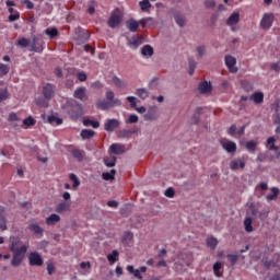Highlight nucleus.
Wrapping results in <instances>:
<instances>
[{"mask_svg": "<svg viewBox=\"0 0 280 280\" xmlns=\"http://www.w3.org/2000/svg\"><path fill=\"white\" fill-rule=\"evenodd\" d=\"M16 45L22 49L31 47L28 51H34L35 54H43V50L45 49L43 44L38 45V38L36 36H33L32 39L22 37L18 40Z\"/></svg>", "mask_w": 280, "mask_h": 280, "instance_id": "f257e3e1", "label": "nucleus"}, {"mask_svg": "<svg viewBox=\"0 0 280 280\" xmlns=\"http://www.w3.org/2000/svg\"><path fill=\"white\" fill-rule=\"evenodd\" d=\"M105 97L106 100L96 102V108L100 110H108L112 106H121V100L115 97V92L107 91Z\"/></svg>", "mask_w": 280, "mask_h": 280, "instance_id": "f03ea898", "label": "nucleus"}, {"mask_svg": "<svg viewBox=\"0 0 280 280\" xmlns=\"http://www.w3.org/2000/svg\"><path fill=\"white\" fill-rule=\"evenodd\" d=\"M9 248L11 253H27V246L21 245V238L18 236H10Z\"/></svg>", "mask_w": 280, "mask_h": 280, "instance_id": "7ed1b4c3", "label": "nucleus"}, {"mask_svg": "<svg viewBox=\"0 0 280 280\" xmlns=\"http://www.w3.org/2000/svg\"><path fill=\"white\" fill-rule=\"evenodd\" d=\"M121 21H124V15L121 14V11L119 9H115V11L110 14L107 25L112 30H115V27L119 26Z\"/></svg>", "mask_w": 280, "mask_h": 280, "instance_id": "20e7f679", "label": "nucleus"}, {"mask_svg": "<svg viewBox=\"0 0 280 280\" xmlns=\"http://www.w3.org/2000/svg\"><path fill=\"white\" fill-rule=\"evenodd\" d=\"M223 150L228 152V154H235L237 152V144L229 139H222L220 141Z\"/></svg>", "mask_w": 280, "mask_h": 280, "instance_id": "39448f33", "label": "nucleus"}, {"mask_svg": "<svg viewBox=\"0 0 280 280\" xmlns=\"http://www.w3.org/2000/svg\"><path fill=\"white\" fill-rule=\"evenodd\" d=\"M272 23H275V15L272 13H266L260 21V27H262V30H270Z\"/></svg>", "mask_w": 280, "mask_h": 280, "instance_id": "423d86ee", "label": "nucleus"}, {"mask_svg": "<svg viewBox=\"0 0 280 280\" xmlns=\"http://www.w3.org/2000/svg\"><path fill=\"white\" fill-rule=\"evenodd\" d=\"M26 253L27 252H12L13 258L11 260V266H13L14 268H19V266L23 264V259L25 258Z\"/></svg>", "mask_w": 280, "mask_h": 280, "instance_id": "0eeeda50", "label": "nucleus"}, {"mask_svg": "<svg viewBox=\"0 0 280 280\" xmlns=\"http://www.w3.org/2000/svg\"><path fill=\"white\" fill-rule=\"evenodd\" d=\"M225 65L230 71V73H237V67H235V65H237V59H235V57H233L231 55H226L225 56Z\"/></svg>", "mask_w": 280, "mask_h": 280, "instance_id": "6e6552de", "label": "nucleus"}, {"mask_svg": "<svg viewBox=\"0 0 280 280\" xmlns=\"http://www.w3.org/2000/svg\"><path fill=\"white\" fill-rule=\"evenodd\" d=\"M28 264L30 266H43V257L40 256V254L32 252L28 255Z\"/></svg>", "mask_w": 280, "mask_h": 280, "instance_id": "1a4fd4ad", "label": "nucleus"}, {"mask_svg": "<svg viewBox=\"0 0 280 280\" xmlns=\"http://www.w3.org/2000/svg\"><path fill=\"white\" fill-rule=\"evenodd\" d=\"M244 167H246L244 158H237L230 162V168L233 170V172H236V170H244Z\"/></svg>", "mask_w": 280, "mask_h": 280, "instance_id": "9d476101", "label": "nucleus"}, {"mask_svg": "<svg viewBox=\"0 0 280 280\" xmlns=\"http://www.w3.org/2000/svg\"><path fill=\"white\" fill-rule=\"evenodd\" d=\"M276 141L277 139L275 137H269L266 142V148L271 152H276V159H279L280 152H279V147L275 144Z\"/></svg>", "mask_w": 280, "mask_h": 280, "instance_id": "9b49d317", "label": "nucleus"}, {"mask_svg": "<svg viewBox=\"0 0 280 280\" xmlns=\"http://www.w3.org/2000/svg\"><path fill=\"white\" fill-rule=\"evenodd\" d=\"M54 85L51 83L44 85L43 95L45 100H51V97H54Z\"/></svg>", "mask_w": 280, "mask_h": 280, "instance_id": "f8f14e48", "label": "nucleus"}, {"mask_svg": "<svg viewBox=\"0 0 280 280\" xmlns=\"http://www.w3.org/2000/svg\"><path fill=\"white\" fill-rule=\"evenodd\" d=\"M116 128H119V120L109 119L107 122H105V130L107 132H114Z\"/></svg>", "mask_w": 280, "mask_h": 280, "instance_id": "ddd939ff", "label": "nucleus"}, {"mask_svg": "<svg viewBox=\"0 0 280 280\" xmlns=\"http://www.w3.org/2000/svg\"><path fill=\"white\" fill-rule=\"evenodd\" d=\"M5 208L0 207V230L8 231V219H5Z\"/></svg>", "mask_w": 280, "mask_h": 280, "instance_id": "4468645a", "label": "nucleus"}, {"mask_svg": "<svg viewBox=\"0 0 280 280\" xmlns=\"http://www.w3.org/2000/svg\"><path fill=\"white\" fill-rule=\"evenodd\" d=\"M60 222V217L56 213L50 214L46 218V224L47 226H56Z\"/></svg>", "mask_w": 280, "mask_h": 280, "instance_id": "2eb2a0df", "label": "nucleus"}, {"mask_svg": "<svg viewBox=\"0 0 280 280\" xmlns=\"http://www.w3.org/2000/svg\"><path fill=\"white\" fill-rule=\"evenodd\" d=\"M126 27H127V30H129V32L135 33L139 30V22H137V20H135V19H129L126 22Z\"/></svg>", "mask_w": 280, "mask_h": 280, "instance_id": "dca6fc26", "label": "nucleus"}, {"mask_svg": "<svg viewBox=\"0 0 280 280\" xmlns=\"http://www.w3.org/2000/svg\"><path fill=\"white\" fill-rule=\"evenodd\" d=\"M224 265L221 261H217L213 267L212 270L215 275V277H222V275H224Z\"/></svg>", "mask_w": 280, "mask_h": 280, "instance_id": "f3484780", "label": "nucleus"}, {"mask_svg": "<svg viewBox=\"0 0 280 280\" xmlns=\"http://www.w3.org/2000/svg\"><path fill=\"white\" fill-rule=\"evenodd\" d=\"M257 163H264L265 161H275V155H269L268 153L260 152L256 159Z\"/></svg>", "mask_w": 280, "mask_h": 280, "instance_id": "a211bd4d", "label": "nucleus"}, {"mask_svg": "<svg viewBox=\"0 0 280 280\" xmlns=\"http://www.w3.org/2000/svg\"><path fill=\"white\" fill-rule=\"evenodd\" d=\"M237 23H240V12H234L226 20V25H237Z\"/></svg>", "mask_w": 280, "mask_h": 280, "instance_id": "6ab92c4d", "label": "nucleus"}, {"mask_svg": "<svg viewBox=\"0 0 280 280\" xmlns=\"http://www.w3.org/2000/svg\"><path fill=\"white\" fill-rule=\"evenodd\" d=\"M198 91L201 94L211 92V82L203 81L199 83Z\"/></svg>", "mask_w": 280, "mask_h": 280, "instance_id": "aec40b11", "label": "nucleus"}, {"mask_svg": "<svg viewBox=\"0 0 280 280\" xmlns=\"http://www.w3.org/2000/svg\"><path fill=\"white\" fill-rule=\"evenodd\" d=\"M127 270L129 275H133L136 279L143 280V276L141 275V271L139 269H135L132 265H128Z\"/></svg>", "mask_w": 280, "mask_h": 280, "instance_id": "412c9836", "label": "nucleus"}, {"mask_svg": "<svg viewBox=\"0 0 280 280\" xmlns=\"http://www.w3.org/2000/svg\"><path fill=\"white\" fill-rule=\"evenodd\" d=\"M249 100L255 104H264V94L261 92H255Z\"/></svg>", "mask_w": 280, "mask_h": 280, "instance_id": "4be33fe9", "label": "nucleus"}, {"mask_svg": "<svg viewBox=\"0 0 280 280\" xmlns=\"http://www.w3.org/2000/svg\"><path fill=\"white\" fill-rule=\"evenodd\" d=\"M74 97L81 101L84 100L86 97V88H78L74 91Z\"/></svg>", "mask_w": 280, "mask_h": 280, "instance_id": "5701e85b", "label": "nucleus"}, {"mask_svg": "<svg viewBox=\"0 0 280 280\" xmlns=\"http://www.w3.org/2000/svg\"><path fill=\"white\" fill-rule=\"evenodd\" d=\"M95 137V131L92 129H83L81 131V139L86 140V139H93Z\"/></svg>", "mask_w": 280, "mask_h": 280, "instance_id": "b1692460", "label": "nucleus"}, {"mask_svg": "<svg viewBox=\"0 0 280 280\" xmlns=\"http://www.w3.org/2000/svg\"><path fill=\"white\" fill-rule=\"evenodd\" d=\"M28 229H30V231L35 233V235H43V233H45V230H43V228H40V225H38L36 223L30 224Z\"/></svg>", "mask_w": 280, "mask_h": 280, "instance_id": "393cba45", "label": "nucleus"}, {"mask_svg": "<svg viewBox=\"0 0 280 280\" xmlns=\"http://www.w3.org/2000/svg\"><path fill=\"white\" fill-rule=\"evenodd\" d=\"M70 209H71V205H69L67 202H61V203L57 205L56 212L65 213V211H69Z\"/></svg>", "mask_w": 280, "mask_h": 280, "instance_id": "a878e982", "label": "nucleus"}, {"mask_svg": "<svg viewBox=\"0 0 280 280\" xmlns=\"http://www.w3.org/2000/svg\"><path fill=\"white\" fill-rule=\"evenodd\" d=\"M258 143L254 140H249L245 143V148L247 151H249L252 154H255V151L257 150Z\"/></svg>", "mask_w": 280, "mask_h": 280, "instance_id": "bb28decb", "label": "nucleus"}, {"mask_svg": "<svg viewBox=\"0 0 280 280\" xmlns=\"http://www.w3.org/2000/svg\"><path fill=\"white\" fill-rule=\"evenodd\" d=\"M136 95H138L140 100H148L150 92L145 88H141L136 91Z\"/></svg>", "mask_w": 280, "mask_h": 280, "instance_id": "cd10ccee", "label": "nucleus"}, {"mask_svg": "<svg viewBox=\"0 0 280 280\" xmlns=\"http://www.w3.org/2000/svg\"><path fill=\"white\" fill-rule=\"evenodd\" d=\"M112 82L115 86H117V89H126L128 86V84L119 79V77H114Z\"/></svg>", "mask_w": 280, "mask_h": 280, "instance_id": "c85d7f7f", "label": "nucleus"}, {"mask_svg": "<svg viewBox=\"0 0 280 280\" xmlns=\"http://www.w3.org/2000/svg\"><path fill=\"white\" fill-rule=\"evenodd\" d=\"M71 154H72L73 159H77V161H84V151H82L80 149H73L71 151Z\"/></svg>", "mask_w": 280, "mask_h": 280, "instance_id": "c756f323", "label": "nucleus"}, {"mask_svg": "<svg viewBox=\"0 0 280 280\" xmlns=\"http://www.w3.org/2000/svg\"><path fill=\"white\" fill-rule=\"evenodd\" d=\"M104 163H105L106 167H115V165L117 163V158L115 155L105 158Z\"/></svg>", "mask_w": 280, "mask_h": 280, "instance_id": "7c9ffc66", "label": "nucleus"}, {"mask_svg": "<svg viewBox=\"0 0 280 280\" xmlns=\"http://www.w3.org/2000/svg\"><path fill=\"white\" fill-rule=\"evenodd\" d=\"M109 152L112 154H124V147H121L119 144H112L109 147Z\"/></svg>", "mask_w": 280, "mask_h": 280, "instance_id": "2f4dec72", "label": "nucleus"}, {"mask_svg": "<svg viewBox=\"0 0 280 280\" xmlns=\"http://www.w3.org/2000/svg\"><path fill=\"white\" fill-rule=\"evenodd\" d=\"M141 54H142V56L152 57V56H154V48H152V46H150V45H145V46L141 49Z\"/></svg>", "mask_w": 280, "mask_h": 280, "instance_id": "473e14b6", "label": "nucleus"}, {"mask_svg": "<svg viewBox=\"0 0 280 280\" xmlns=\"http://www.w3.org/2000/svg\"><path fill=\"white\" fill-rule=\"evenodd\" d=\"M244 226L246 233H253V219H250L249 217L245 218Z\"/></svg>", "mask_w": 280, "mask_h": 280, "instance_id": "72a5a7b5", "label": "nucleus"}, {"mask_svg": "<svg viewBox=\"0 0 280 280\" xmlns=\"http://www.w3.org/2000/svg\"><path fill=\"white\" fill-rule=\"evenodd\" d=\"M267 200H277L279 198V188L272 187L271 194L267 195Z\"/></svg>", "mask_w": 280, "mask_h": 280, "instance_id": "f704fd0d", "label": "nucleus"}, {"mask_svg": "<svg viewBox=\"0 0 280 280\" xmlns=\"http://www.w3.org/2000/svg\"><path fill=\"white\" fill-rule=\"evenodd\" d=\"M140 9L142 12H148L152 8V3H150V0H142L139 2Z\"/></svg>", "mask_w": 280, "mask_h": 280, "instance_id": "c9c22d12", "label": "nucleus"}, {"mask_svg": "<svg viewBox=\"0 0 280 280\" xmlns=\"http://www.w3.org/2000/svg\"><path fill=\"white\" fill-rule=\"evenodd\" d=\"M10 97V92H8V88H0V102H5Z\"/></svg>", "mask_w": 280, "mask_h": 280, "instance_id": "e433bc0d", "label": "nucleus"}, {"mask_svg": "<svg viewBox=\"0 0 280 280\" xmlns=\"http://www.w3.org/2000/svg\"><path fill=\"white\" fill-rule=\"evenodd\" d=\"M117 257H119V252H117V249L113 250L112 254L107 255L109 264H115V261H117Z\"/></svg>", "mask_w": 280, "mask_h": 280, "instance_id": "4c0bfd02", "label": "nucleus"}, {"mask_svg": "<svg viewBox=\"0 0 280 280\" xmlns=\"http://www.w3.org/2000/svg\"><path fill=\"white\" fill-rule=\"evenodd\" d=\"M83 126H92V128H100V121L97 120H91V119H84L83 120Z\"/></svg>", "mask_w": 280, "mask_h": 280, "instance_id": "58836bf2", "label": "nucleus"}, {"mask_svg": "<svg viewBox=\"0 0 280 280\" xmlns=\"http://www.w3.org/2000/svg\"><path fill=\"white\" fill-rule=\"evenodd\" d=\"M45 34L49 36V38H56L58 36V28L52 27V28H46Z\"/></svg>", "mask_w": 280, "mask_h": 280, "instance_id": "ea45409f", "label": "nucleus"}, {"mask_svg": "<svg viewBox=\"0 0 280 280\" xmlns=\"http://www.w3.org/2000/svg\"><path fill=\"white\" fill-rule=\"evenodd\" d=\"M48 122H50L51 126H60L62 124V118H58L56 116H49Z\"/></svg>", "mask_w": 280, "mask_h": 280, "instance_id": "a19ab883", "label": "nucleus"}, {"mask_svg": "<svg viewBox=\"0 0 280 280\" xmlns=\"http://www.w3.org/2000/svg\"><path fill=\"white\" fill-rule=\"evenodd\" d=\"M188 65H189L188 73H189V75H192L194 72L196 71V66H197L196 60L194 58H189Z\"/></svg>", "mask_w": 280, "mask_h": 280, "instance_id": "79ce46f5", "label": "nucleus"}, {"mask_svg": "<svg viewBox=\"0 0 280 280\" xmlns=\"http://www.w3.org/2000/svg\"><path fill=\"white\" fill-rule=\"evenodd\" d=\"M240 259V255L237 254H229L228 255V261H230L231 266H235Z\"/></svg>", "mask_w": 280, "mask_h": 280, "instance_id": "37998d69", "label": "nucleus"}, {"mask_svg": "<svg viewBox=\"0 0 280 280\" xmlns=\"http://www.w3.org/2000/svg\"><path fill=\"white\" fill-rule=\"evenodd\" d=\"M69 178H70V180H72V183H73L72 188H73V189H78V186L80 185V179L78 178V176H77L75 174L71 173V174L69 175Z\"/></svg>", "mask_w": 280, "mask_h": 280, "instance_id": "c03bdc74", "label": "nucleus"}, {"mask_svg": "<svg viewBox=\"0 0 280 280\" xmlns=\"http://www.w3.org/2000/svg\"><path fill=\"white\" fill-rule=\"evenodd\" d=\"M23 126H26V128H30V126H36V119H34L32 116H28L23 120Z\"/></svg>", "mask_w": 280, "mask_h": 280, "instance_id": "a18cd8bd", "label": "nucleus"}, {"mask_svg": "<svg viewBox=\"0 0 280 280\" xmlns=\"http://www.w3.org/2000/svg\"><path fill=\"white\" fill-rule=\"evenodd\" d=\"M174 19L179 27H183L185 25V18L183 15L175 14Z\"/></svg>", "mask_w": 280, "mask_h": 280, "instance_id": "49530a36", "label": "nucleus"}, {"mask_svg": "<svg viewBox=\"0 0 280 280\" xmlns=\"http://www.w3.org/2000/svg\"><path fill=\"white\" fill-rule=\"evenodd\" d=\"M262 264L265 268H267V270H270V268H275L277 266V262H275V260H268V259H264Z\"/></svg>", "mask_w": 280, "mask_h": 280, "instance_id": "de8ad7c7", "label": "nucleus"}, {"mask_svg": "<svg viewBox=\"0 0 280 280\" xmlns=\"http://www.w3.org/2000/svg\"><path fill=\"white\" fill-rule=\"evenodd\" d=\"M261 189L260 196H264V191H268V184L266 182H261L256 186V190Z\"/></svg>", "mask_w": 280, "mask_h": 280, "instance_id": "09e8293b", "label": "nucleus"}, {"mask_svg": "<svg viewBox=\"0 0 280 280\" xmlns=\"http://www.w3.org/2000/svg\"><path fill=\"white\" fill-rule=\"evenodd\" d=\"M19 19H21V13H19V11L13 14L11 13L9 15V23H14V21H19Z\"/></svg>", "mask_w": 280, "mask_h": 280, "instance_id": "8fccbe9b", "label": "nucleus"}, {"mask_svg": "<svg viewBox=\"0 0 280 280\" xmlns=\"http://www.w3.org/2000/svg\"><path fill=\"white\" fill-rule=\"evenodd\" d=\"M137 121H139V116L131 114L126 120V124H137Z\"/></svg>", "mask_w": 280, "mask_h": 280, "instance_id": "3c124183", "label": "nucleus"}, {"mask_svg": "<svg viewBox=\"0 0 280 280\" xmlns=\"http://www.w3.org/2000/svg\"><path fill=\"white\" fill-rule=\"evenodd\" d=\"M0 71L2 75H8V73H10V67H8L5 63H0Z\"/></svg>", "mask_w": 280, "mask_h": 280, "instance_id": "603ef678", "label": "nucleus"}, {"mask_svg": "<svg viewBox=\"0 0 280 280\" xmlns=\"http://www.w3.org/2000/svg\"><path fill=\"white\" fill-rule=\"evenodd\" d=\"M228 135H230V137H235V135H237V126L236 125H232L228 129Z\"/></svg>", "mask_w": 280, "mask_h": 280, "instance_id": "864d4df0", "label": "nucleus"}, {"mask_svg": "<svg viewBox=\"0 0 280 280\" xmlns=\"http://www.w3.org/2000/svg\"><path fill=\"white\" fill-rule=\"evenodd\" d=\"M127 102H129L131 108H137V97L127 96Z\"/></svg>", "mask_w": 280, "mask_h": 280, "instance_id": "5fc2aeb1", "label": "nucleus"}, {"mask_svg": "<svg viewBox=\"0 0 280 280\" xmlns=\"http://www.w3.org/2000/svg\"><path fill=\"white\" fill-rule=\"evenodd\" d=\"M175 191H174V188H167L164 192V196H166V198H174L175 196Z\"/></svg>", "mask_w": 280, "mask_h": 280, "instance_id": "6e6d98bb", "label": "nucleus"}, {"mask_svg": "<svg viewBox=\"0 0 280 280\" xmlns=\"http://www.w3.org/2000/svg\"><path fill=\"white\" fill-rule=\"evenodd\" d=\"M150 21H152V18H144V19H141L138 23L139 25H141V27H145L148 23H150Z\"/></svg>", "mask_w": 280, "mask_h": 280, "instance_id": "4d7b16f0", "label": "nucleus"}, {"mask_svg": "<svg viewBox=\"0 0 280 280\" xmlns=\"http://www.w3.org/2000/svg\"><path fill=\"white\" fill-rule=\"evenodd\" d=\"M141 43H142L141 37H133L131 45H133V47H139V45H141Z\"/></svg>", "mask_w": 280, "mask_h": 280, "instance_id": "13d9d810", "label": "nucleus"}, {"mask_svg": "<svg viewBox=\"0 0 280 280\" xmlns=\"http://www.w3.org/2000/svg\"><path fill=\"white\" fill-rule=\"evenodd\" d=\"M77 78H78L79 82H86V73H84V72H79L77 74Z\"/></svg>", "mask_w": 280, "mask_h": 280, "instance_id": "bf43d9fd", "label": "nucleus"}, {"mask_svg": "<svg viewBox=\"0 0 280 280\" xmlns=\"http://www.w3.org/2000/svg\"><path fill=\"white\" fill-rule=\"evenodd\" d=\"M258 218H259V220H261L264 222V220H266V218H268V211H266V210L260 211L258 214Z\"/></svg>", "mask_w": 280, "mask_h": 280, "instance_id": "052dcab7", "label": "nucleus"}, {"mask_svg": "<svg viewBox=\"0 0 280 280\" xmlns=\"http://www.w3.org/2000/svg\"><path fill=\"white\" fill-rule=\"evenodd\" d=\"M47 272L48 275H54V272H56V267L54 266V264L47 265Z\"/></svg>", "mask_w": 280, "mask_h": 280, "instance_id": "680f3d73", "label": "nucleus"}, {"mask_svg": "<svg viewBox=\"0 0 280 280\" xmlns=\"http://www.w3.org/2000/svg\"><path fill=\"white\" fill-rule=\"evenodd\" d=\"M207 51V48H205V46H199L197 47V54L198 56L202 57Z\"/></svg>", "mask_w": 280, "mask_h": 280, "instance_id": "e2e57ef3", "label": "nucleus"}, {"mask_svg": "<svg viewBox=\"0 0 280 280\" xmlns=\"http://www.w3.org/2000/svg\"><path fill=\"white\" fill-rule=\"evenodd\" d=\"M209 109L205 108V107H197L196 108V115H205V113H207Z\"/></svg>", "mask_w": 280, "mask_h": 280, "instance_id": "0e129e2a", "label": "nucleus"}, {"mask_svg": "<svg viewBox=\"0 0 280 280\" xmlns=\"http://www.w3.org/2000/svg\"><path fill=\"white\" fill-rule=\"evenodd\" d=\"M249 209H250L252 215H254V218H257L258 211H257V208L255 207V203H252L249 206Z\"/></svg>", "mask_w": 280, "mask_h": 280, "instance_id": "69168bd1", "label": "nucleus"}, {"mask_svg": "<svg viewBox=\"0 0 280 280\" xmlns=\"http://www.w3.org/2000/svg\"><path fill=\"white\" fill-rule=\"evenodd\" d=\"M107 207H110L112 209H117V207H119V203L115 200H110L107 202Z\"/></svg>", "mask_w": 280, "mask_h": 280, "instance_id": "338daca9", "label": "nucleus"}, {"mask_svg": "<svg viewBox=\"0 0 280 280\" xmlns=\"http://www.w3.org/2000/svg\"><path fill=\"white\" fill-rule=\"evenodd\" d=\"M9 121H19V116L16 115V113H11L9 115Z\"/></svg>", "mask_w": 280, "mask_h": 280, "instance_id": "774afa93", "label": "nucleus"}]
</instances>
